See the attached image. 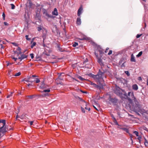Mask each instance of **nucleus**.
<instances>
[{
    "label": "nucleus",
    "instance_id": "f257e3e1",
    "mask_svg": "<svg viewBox=\"0 0 148 148\" xmlns=\"http://www.w3.org/2000/svg\"><path fill=\"white\" fill-rule=\"evenodd\" d=\"M124 95L127 97L128 99L132 104V108L135 111H139L140 110L141 106L139 102L134 97L133 92H129L127 95L126 93H125Z\"/></svg>",
    "mask_w": 148,
    "mask_h": 148
},
{
    "label": "nucleus",
    "instance_id": "f03ea898",
    "mask_svg": "<svg viewBox=\"0 0 148 148\" xmlns=\"http://www.w3.org/2000/svg\"><path fill=\"white\" fill-rule=\"evenodd\" d=\"M102 70L101 69H99L96 75L91 74V76L97 82H99L101 80H103V76L105 72L103 69Z\"/></svg>",
    "mask_w": 148,
    "mask_h": 148
},
{
    "label": "nucleus",
    "instance_id": "7ed1b4c3",
    "mask_svg": "<svg viewBox=\"0 0 148 148\" xmlns=\"http://www.w3.org/2000/svg\"><path fill=\"white\" fill-rule=\"evenodd\" d=\"M0 124L2 123V126L0 127V133L4 134L8 130V127L5 125L6 123L5 120H0Z\"/></svg>",
    "mask_w": 148,
    "mask_h": 148
},
{
    "label": "nucleus",
    "instance_id": "20e7f679",
    "mask_svg": "<svg viewBox=\"0 0 148 148\" xmlns=\"http://www.w3.org/2000/svg\"><path fill=\"white\" fill-rule=\"evenodd\" d=\"M76 99V100L77 101L78 105L81 104V103L84 102L85 103V106L86 107L88 105V103L83 100L82 98L78 96L75 97Z\"/></svg>",
    "mask_w": 148,
    "mask_h": 148
},
{
    "label": "nucleus",
    "instance_id": "39448f33",
    "mask_svg": "<svg viewBox=\"0 0 148 148\" xmlns=\"http://www.w3.org/2000/svg\"><path fill=\"white\" fill-rule=\"evenodd\" d=\"M109 100L114 105H116L118 102V99L116 98L110 97Z\"/></svg>",
    "mask_w": 148,
    "mask_h": 148
},
{
    "label": "nucleus",
    "instance_id": "423d86ee",
    "mask_svg": "<svg viewBox=\"0 0 148 148\" xmlns=\"http://www.w3.org/2000/svg\"><path fill=\"white\" fill-rule=\"evenodd\" d=\"M49 87V86L44 83V81H43L41 82V84L40 86V87L42 89L47 88Z\"/></svg>",
    "mask_w": 148,
    "mask_h": 148
},
{
    "label": "nucleus",
    "instance_id": "0eeeda50",
    "mask_svg": "<svg viewBox=\"0 0 148 148\" xmlns=\"http://www.w3.org/2000/svg\"><path fill=\"white\" fill-rule=\"evenodd\" d=\"M83 8L82 6L81 5L79 9L77 12V16L79 17L83 12Z\"/></svg>",
    "mask_w": 148,
    "mask_h": 148
},
{
    "label": "nucleus",
    "instance_id": "6e6552de",
    "mask_svg": "<svg viewBox=\"0 0 148 148\" xmlns=\"http://www.w3.org/2000/svg\"><path fill=\"white\" fill-rule=\"evenodd\" d=\"M93 86L99 89H103V86L101 84H100L99 85H98L95 84Z\"/></svg>",
    "mask_w": 148,
    "mask_h": 148
},
{
    "label": "nucleus",
    "instance_id": "1a4fd4ad",
    "mask_svg": "<svg viewBox=\"0 0 148 148\" xmlns=\"http://www.w3.org/2000/svg\"><path fill=\"white\" fill-rule=\"evenodd\" d=\"M97 62L101 66V70H103L102 66H104V64L102 62V60L101 58H98Z\"/></svg>",
    "mask_w": 148,
    "mask_h": 148
},
{
    "label": "nucleus",
    "instance_id": "9d476101",
    "mask_svg": "<svg viewBox=\"0 0 148 148\" xmlns=\"http://www.w3.org/2000/svg\"><path fill=\"white\" fill-rule=\"evenodd\" d=\"M81 20L80 17H79L77 18L76 22V24L78 25H80L81 24Z\"/></svg>",
    "mask_w": 148,
    "mask_h": 148
},
{
    "label": "nucleus",
    "instance_id": "9b49d317",
    "mask_svg": "<svg viewBox=\"0 0 148 148\" xmlns=\"http://www.w3.org/2000/svg\"><path fill=\"white\" fill-rule=\"evenodd\" d=\"M27 56L26 55L24 54H22L21 55V57H18V59L20 60V61H21L22 60L24 59V58H27Z\"/></svg>",
    "mask_w": 148,
    "mask_h": 148
},
{
    "label": "nucleus",
    "instance_id": "f8f14e48",
    "mask_svg": "<svg viewBox=\"0 0 148 148\" xmlns=\"http://www.w3.org/2000/svg\"><path fill=\"white\" fill-rule=\"evenodd\" d=\"M126 59L125 58H122L120 60L119 62V64L120 65L123 62H126Z\"/></svg>",
    "mask_w": 148,
    "mask_h": 148
},
{
    "label": "nucleus",
    "instance_id": "ddd939ff",
    "mask_svg": "<svg viewBox=\"0 0 148 148\" xmlns=\"http://www.w3.org/2000/svg\"><path fill=\"white\" fill-rule=\"evenodd\" d=\"M75 90L77 92H82L84 93H87V92L86 91H83L82 90L79 89V88H76L75 89Z\"/></svg>",
    "mask_w": 148,
    "mask_h": 148
},
{
    "label": "nucleus",
    "instance_id": "4468645a",
    "mask_svg": "<svg viewBox=\"0 0 148 148\" xmlns=\"http://www.w3.org/2000/svg\"><path fill=\"white\" fill-rule=\"evenodd\" d=\"M60 79H56V82L57 84H60L61 85H63V83L62 81L60 80Z\"/></svg>",
    "mask_w": 148,
    "mask_h": 148
},
{
    "label": "nucleus",
    "instance_id": "2eb2a0df",
    "mask_svg": "<svg viewBox=\"0 0 148 148\" xmlns=\"http://www.w3.org/2000/svg\"><path fill=\"white\" fill-rule=\"evenodd\" d=\"M52 14L53 15L57 16L58 15V12L57 9L56 8H55L54 10L52 12Z\"/></svg>",
    "mask_w": 148,
    "mask_h": 148
},
{
    "label": "nucleus",
    "instance_id": "dca6fc26",
    "mask_svg": "<svg viewBox=\"0 0 148 148\" xmlns=\"http://www.w3.org/2000/svg\"><path fill=\"white\" fill-rule=\"evenodd\" d=\"M130 61L132 62H136L135 57L133 54H132L131 55V58L130 59Z\"/></svg>",
    "mask_w": 148,
    "mask_h": 148
},
{
    "label": "nucleus",
    "instance_id": "f3484780",
    "mask_svg": "<svg viewBox=\"0 0 148 148\" xmlns=\"http://www.w3.org/2000/svg\"><path fill=\"white\" fill-rule=\"evenodd\" d=\"M132 88L134 90H137L138 89V87L137 85L136 84L133 85H132Z\"/></svg>",
    "mask_w": 148,
    "mask_h": 148
},
{
    "label": "nucleus",
    "instance_id": "a211bd4d",
    "mask_svg": "<svg viewBox=\"0 0 148 148\" xmlns=\"http://www.w3.org/2000/svg\"><path fill=\"white\" fill-rule=\"evenodd\" d=\"M118 128L122 130L125 131L127 133H129V130L128 129L126 128H120V127H118Z\"/></svg>",
    "mask_w": 148,
    "mask_h": 148
},
{
    "label": "nucleus",
    "instance_id": "6ab92c4d",
    "mask_svg": "<svg viewBox=\"0 0 148 148\" xmlns=\"http://www.w3.org/2000/svg\"><path fill=\"white\" fill-rule=\"evenodd\" d=\"M48 95V94L47 93H46L45 94H43L41 95H40L39 96V97H46Z\"/></svg>",
    "mask_w": 148,
    "mask_h": 148
},
{
    "label": "nucleus",
    "instance_id": "aec40b11",
    "mask_svg": "<svg viewBox=\"0 0 148 148\" xmlns=\"http://www.w3.org/2000/svg\"><path fill=\"white\" fill-rule=\"evenodd\" d=\"M74 74V73H72V72H70L69 73V74H67L68 75V76H69L71 78V80H73L74 79V78L71 77V75H73Z\"/></svg>",
    "mask_w": 148,
    "mask_h": 148
},
{
    "label": "nucleus",
    "instance_id": "412c9836",
    "mask_svg": "<svg viewBox=\"0 0 148 148\" xmlns=\"http://www.w3.org/2000/svg\"><path fill=\"white\" fill-rule=\"evenodd\" d=\"M29 82L32 83L33 82H34L35 81V79H33L32 77H29Z\"/></svg>",
    "mask_w": 148,
    "mask_h": 148
},
{
    "label": "nucleus",
    "instance_id": "4be33fe9",
    "mask_svg": "<svg viewBox=\"0 0 148 148\" xmlns=\"http://www.w3.org/2000/svg\"><path fill=\"white\" fill-rule=\"evenodd\" d=\"M62 75H64V73H61V74L59 76L58 78L57 79H60V80H61V81L63 80V78H62V76H61Z\"/></svg>",
    "mask_w": 148,
    "mask_h": 148
},
{
    "label": "nucleus",
    "instance_id": "5701e85b",
    "mask_svg": "<svg viewBox=\"0 0 148 148\" xmlns=\"http://www.w3.org/2000/svg\"><path fill=\"white\" fill-rule=\"evenodd\" d=\"M112 118L114 119V122L115 123V124L116 125H118L119 126H120V125L118 124V122L116 121V119L113 116L112 117Z\"/></svg>",
    "mask_w": 148,
    "mask_h": 148
},
{
    "label": "nucleus",
    "instance_id": "b1692460",
    "mask_svg": "<svg viewBox=\"0 0 148 148\" xmlns=\"http://www.w3.org/2000/svg\"><path fill=\"white\" fill-rule=\"evenodd\" d=\"M45 15L46 16H47V17H49V18H52L53 17V16L52 15H49L48 13H47V12H46V13L45 14Z\"/></svg>",
    "mask_w": 148,
    "mask_h": 148
},
{
    "label": "nucleus",
    "instance_id": "393cba45",
    "mask_svg": "<svg viewBox=\"0 0 148 148\" xmlns=\"http://www.w3.org/2000/svg\"><path fill=\"white\" fill-rule=\"evenodd\" d=\"M142 53H143L142 51H141L139 53H138V54L136 56L137 57H139L140 56L142 55Z\"/></svg>",
    "mask_w": 148,
    "mask_h": 148
},
{
    "label": "nucleus",
    "instance_id": "a878e982",
    "mask_svg": "<svg viewBox=\"0 0 148 148\" xmlns=\"http://www.w3.org/2000/svg\"><path fill=\"white\" fill-rule=\"evenodd\" d=\"M36 43L35 42H32V45L31 46V47L32 48H33L36 45Z\"/></svg>",
    "mask_w": 148,
    "mask_h": 148
},
{
    "label": "nucleus",
    "instance_id": "bb28decb",
    "mask_svg": "<svg viewBox=\"0 0 148 148\" xmlns=\"http://www.w3.org/2000/svg\"><path fill=\"white\" fill-rule=\"evenodd\" d=\"M21 75V73L20 72H19L17 73H15V74L14 75V76H20Z\"/></svg>",
    "mask_w": 148,
    "mask_h": 148
},
{
    "label": "nucleus",
    "instance_id": "cd10ccee",
    "mask_svg": "<svg viewBox=\"0 0 148 148\" xmlns=\"http://www.w3.org/2000/svg\"><path fill=\"white\" fill-rule=\"evenodd\" d=\"M50 91V90L49 89H48L47 90H45L42 92H49Z\"/></svg>",
    "mask_w": 148,
    "mask_h": 148
},
{
    "label": "nucleus",
    "instance_id": "c85d7f7f",
    "mask_svg": "<svg viewBox=\"0 0 148 148\" xmlns=\"http://www.w3.org/2000/svg\"><path fill=\"white\" fill-rule=\"evenodd\" d=\"M144 144L145 145L146 147L148 146V142L147 141V140L145 139V141L144 142Z\"/></svg>",
    "mask_w": 148,
    "mask_h": 148
},
{
    "label": "nucleus",
    "instance_id": "c756f323",
    "mask_svg": "<svg viewBox=\"0 0 148 148\" xmlns=\"http://www.w3.org/2000/svg\"><path fill=\"white\" fill-rule=\"evenodd\" d=\"M77 77L81 81H83L85 79L82 77L81 76H77Z\"/></svg>",
    "mask_w": 148,
    "mask_h": 148
},
{
    "label": "nucleus",
    "instance_id": "7c9ffc66",
    "mask_svg": "<svg viewBox=\"0 0 148 148\" xmlns=\"http://www.w3.org/2000/svg\"><path fill=\"white\" fill-rule=\"evenodd\" d=\"M138 136V138L137 139H138V140H139V142L140 143V142H141V139L142 138V137H141V136Z\"/></svg>",
    "mask_w": 148,
    "mask_h": 148
},
{
    "label": "nucleus",
    "instance_id": "2f4dec72",
    "mask_svg": "<svg viewBox=\"0 0 148 148\" xmlns=\"http://www.w3.org/2000/svg\"><path fill=\"white\" fill-rule=\"evenodd\" d=\"M13 92H11V93L10 95H9L7 96V98H9L10 97H12V95L13 94Z\"/></svg>",
    "mask_w": 148,
    "mask_h": 148
},
{
    "label": "nucleus",
    "instance_id": "473e14b6",
    "mask_svg": "<svg viewBox=\"0 0 148 148\" xmlns=\"http://www.w3.org/2000/svg\"><path fill=\"white\" fill-rule=\"evenodd\" d=\"M133 133L136 135V136H138V132L137 131H134Z\"/></svg>",
    "mask_w": 148,
    "mask_h": 148
},
{
    "label": "nucleus",
    "instance_id": "72a5a7b5",
    "mask_svg": "<svg viewBox=\"0 0 148 148\" xmlns=\"http://www.w3.org/2000/svg\"><path fill=\"white\" fill-rule=\"evenodd\" d=\"M29 35H25V37L27 40H30V38H28Z\"/></svg>",
    "mask_w": 148,
    "mask_h": 148
},
{
    "label": "nucleus",
    "instance_id": "f704fd0d",
    "mask_svg": "<svg viewBox=\"0 0 148 148\" xmlns=\"http://www.w3.org/2000/svg\"><path fill=\"white\" fill-rule=\"evenodd\" d=\"M81 108L82 112L83 113H85V111L84 108L82 106L81 107Z\"/></svg>",
    "mask_w": 148,
    "mask_h": 148
},
{
    "label": "nucleus",
    "instance_id": "c9c22d12",
    "mask_svg": "<svg viewBox=\"0 0 148 148\" xmlns=\"http://www.w3.org/2000/svg\"><path fill=\"white\" fill-rule=\"evenodd\" d=\"M10 5L11 6V9H14L15 8V6L13 4H11Z\"/></svg>",
    "mask_w": 148,
    "mask_h": 148
},
{
    "label": "nucleus",
    "instance_id": "e433bc0d",
    "mask_svg": "<svg viewBox=\"0 0 148 148\" xmlns=\"http://www.w3.org/2000/svg\"><path fill=\"white\" fill-rule=\"evenodd\" d=\"M125 73L128 76H129L130 75V73H129V72L128 71H125Z\"/></svg>",
    "mask_w": 148,
    "mask_h": 148
},
{
    "label": "nucleus",
    "instance_id": "4c0bfd02",
    "mask_svg": "<svg viewBox=\"0 0 148 148\" xmlns=\"http://www.w3.org/2000/svg\"><path fill=\"white\" fill-rule=\"evenodd\" d=\"M40 82V80L38 78H36V83H38Z\"/></svg>",
    "mask_w": 148,
    "mask_h": 148
},
{
    "label": "nucleus",
    "instance_id": "58836bf2",
    "mask_svg": "<svg viewBox=\"0 0 148 148\" xmlns=\"http://www.w3.org/2000/svg\"><path fill=\"white\" fill-rule=\"evenodd\" d=\"M58 50L61 52H62L63 51V50L59 46L58 47Z\"/></svg>",
    "mask_w": 148,
    "mask_h": 148
},
{
    "label": "nucleus",
    "instance_id": "ea45409f",
    "mask_svg": "<svg viewBox=\"0 0 148 148\" xmlns=\"http://www.w3.org/2000/svg\"><path fill=\"white\" fill-rule=\"evenodd\" d=\"M125 62H123L122 63V64L121 65V67L122 68L123 67H125Z\"/></svg>",
    "mask_w": 148,
    "mask_h": 148
},
{
    "label": "nucleus",
    "instance_id": "a19ab883",
    "mask_svg": "<svg viewBox=\"0 0 148 148\" xmlns=\"http://www.w3.org/2000/svg\"><path fill=\"white\" fill-rule=\"evenodd\" d=\"M28 123H30V125H33V123H34V121H29L28 122Z\"/></svg>",
    "mask_w": 148,
    "mask_h": 148
},
{
    "label": "nucleus",
    "instance_id": "79ce46f5",
    "mask_svg": "<svg viewBox=\"0 0 148 148\" xmlns=\"http://www.w3.org/2000/svg\"><path fill=\"white\" fill-rule=\"evenodd\" d=\"M42 29V28L40 27H38V31H40Z\"/></svg>",
    "mask_w": 148,
    "mask_h": 148
},
{
    "label": "nucleus",
    "instance_id": "37998d69",
    "mask_svg": "<svg viewBox=\"0 0 148 148\" xmlns=\"http://www.w3.org/2000/svg\"><path fill=\"white\" fill-rule=\"evenodd\" d=\"M25 81L27 82H29V77H27V78H25Z\"/></svg>",
    "mask_w": 148,
    "mask_h": 148
},
{
    "label": "nucleus",
    "instance_id": "c03bdc74",
    "mask_svg": "<svg viewBox=\"0 0 148 148\" xmlns=\"http://www.w3.org/2000/svg\"><path fill=\"white\" fill-rule=\"evenodd\" d=\"M142 35V34H137V35L136 36V38H138L140 37V36Z\"/></svg>",
    "mask_w": 148,
    "mask_h": 148
},
{
    "label": "nucleus",
    "instance_id": "a18cd8bd",
    "mask_svg": "<svg viewBox=\"0 0 148 148\" xmlns=\"http://www.w3.org/2000/svg\"><path fill=\"white\" fill-rule=\"evenodd\" d=\"M30 56L32 59H33L34 58V55L33 53H31L30 54Z\"/></svg>",
    "mask_w": 148,
    "mask_h": 148
},
{
    "label": "nucleus",
    "instance_id": "49530a36",
    "mask_svg": "<svg viewBox=\"0 0 148 148\" xmlns=\"http://www.w3.org/2000/svg\"><path fill=\"white\" fill-rule=\"evenodd\" d=\"M130 136L131 137V140L132 141V143H133V140L132 139V134H130Z\"/></svg>",
    "mask_w": 148,
    "mask_h": 148
},
{
    "label": "nucleus",
    "instance_id": "de8ad7c7",
    "mask_svg": "<svg viewBox=\"0 0 148 148\" xmlns=\"http://www.w3.org/2000/svg\"><path fill=\"white\" fill-rule=\"evenodd\" d=\"M112 53V50H110L109 53H108V55H110Z\"/></svg>",
    "mask_w": 148,
    "mask_h": 148
},
{
    "label": "nucleus",
    "instance_id": "09e8293b",
    "mask_svg": "<svg viewBox=\"0 0 148 148\" xmlns=\"http://www.w3.org/2000/svg\"><path fill=\"white\" fill-rule=\"evenodd\" d=\"M12 43L13 44V45H14L15 46H18V44H16V43L12 42Z\"/></svg>",
    "mask_w": 148,
    "mask_h": 148
},
{
    "label": "nucleus",
    "instance_id": "8fccbe9b",
    "mask_svg": "<svg viewBox=\"0 0 148 148\" xmlns=\"http://www.w3.org/2000/svg\"><path fill=\"white\" fill-rule=\"evenodd\" d=\"M33 96V95H29V96H27V97L28 98H29L31 99H32V98Z\"/></svg>",
    "mask_w": 148,
    "mask_h": 148
},
{
    "label": "nucleus",
    "instance_id": "3c124183",
    "mask_svg": "<svg viewBox=\"0 0 148 148\" xmlns=\"http://www.w3.org/2000/svg\"><path fill=\"white\" fill-rule=\"evenodd\" d=\"M43 12L44 14H45L46 12H47L46 10L44 9L43 10Z\"/></svg>",
    "mask_w": 148,
    "mask_h": 148
},
{
    "label": "nucleus",
    "instance_id": "603ef678",
    "mask_svg": "<svg viewBox=\"0 0 148 148\" xmlns=\"http://www.w3.org/2000/svg\"><path fill=\"white\" fill-rule=\"evenodd\" d=\"M44 39H43V46L44 47H45L46 46V45H45V44L44 43Z\"/></svg>",
    "mask_w": 148,
    "mask_h": 148
},
{
    "label": "nucleus",
    "instance_id": "864d4df0",
    "mask_svg": "<svg viewBox=\"0 0 148 148\" xmlns=\"http://www.w3.org/2000/svg\"><path fill=\"white\" fill-rule=\"evenodd\" d=\"M88 59L86 58L85 60L84 61V63H85L87 62H88Z\"/></svg>",
    "mask_w": 148,
    "mask_h": 148
},
{
    "label": "nucleus",
    "instance_id": "5fc2aeb1",
    "mask_svg": "<svg viewBox=\"0 0 148 148\" xmlns=\"http://www.w3.org/2000/svg\"><path fill=\"white\" fill-rule=\"evenodd\" d=\"M2 16L3 18V19L4 20H5V14L4 13H3Z\"/></svg>",
    "mask_w": 148,
    "mask_h": 148
},
{
    "label": "nucleus",
    "instance_id": "6e6d98bb",
    "mask_svg": "<svg viewBox=\"0 0 148 148\" xmlns=\"http://www.w3.org/2000/svg\"><path fill=\"white\" fill-rule=\"evenodd\" d=\"M99 52L100 54H102L103 53V52L102 50H99Z\"/></svg>",
    "mask_w": 148,
    "mask_h": 148
},
{
    "label": "nucleus",
    "instance_id": "4d7b16f0",
    "mask_svg": "<svg viewBox=\"0 0 148 148\" xmlns=\"http://www.w3.org/2000/svg\"><path fill=\"white\" fill-rule=\"evenodd\" d=\"M17 50L18 51H21V48L20 47H18L17 49Z\"/></svg>",
    "mask_w": 148,
    "mask_h": 148
},
{
    "label": "nucleus",
    "instance_id": "13d9d810",
    "mask_svg": "<svg viewBox=\"0 0 148 148\" xmlns=\"http://www.w3.org/2000/svg\"><path fill=\"white\" fill-rule=\"evenodd\" d=\"M12 59H14L15 61H16L17 60V58H15L14 57H12Z\"/></svg>",
    "mask_w": 148,
    "mask_h": 148
},
{
    "label": "nucleus",
    "instance_id": "bf43d9fd",
    "mask_svg": "<svg viewBox=\"0 0 148 148\" xmlns=\"http://www.w3.org/2000/svg\"><path fill=\"white\" fill-rule=\"evenodd\" d=\"M4 25H5L8 26V24L6 22H4Z\"/></svg>",
    "mask_w": 148,
    "mask_h": 148
},
{
    "label": "nucleus",
    "instance_id": "052dcab7",
    "mask_svg": "<svg viewBox=\"0 0 148 148\" xmlns=\"http://www.w3.org/2000/svg\"><path fill=\"white\" fill-rule=\"evenodd\" d=\"M21 51H18V52H17V53L18 55H19L20 54H21Z\"/></svg>",
    "mask_w": 148,
    "mask_h": 148
},
{
    "label": "nucleus",
    "instance_id": "680f3d73",
    "mask_svg": "<svg viewBox=\"0 0 148 148\" xmlns=\"http://www.w3.org/2000/svg\"><path fill=\"white\" fill-rule=\"evenodd\" d=\"M109 49V48H108V47L106 48V50L105 51V53H106L107 52V50H108Z\"/></svg>",
    "mask_w": 148,
    "mask_h": 148
},
{
    "label": "nucleus",
    "instance_id": "e2e57ef3",
    "mask_svg": "<svg viewBox=\"0 0 148 148\" xmlns=\"http://www.w3.org/2000/svg\"><path fill=\"white\" fill-rule=\"evenodd\" d=\"M78 45V44L77 42H75V47L77 46Z\"/></svg>",
    "mask_w": 148,
    "mask_h": 148
},
{
    "label": "nucleus",
    "instance_id": "0e129e2a",
    "mask_svg": "<svg viewBox=\"0 0 148 148\" xmlns=\"http://www.w3.org/2000/svg\"><path fill=\"white\" fill-rule=\"evenodd\" d=\"M18 117H19L21 119V116H20V117H19L18 116V115H17L16 116V119H17L18 118Z\"/></svg>",
    "mask_w": 148,
    "mask_h": 148
},
{
    "label": "nucleus",
    "instance_id": "69168bd1",
    "mask_svg": "<svg viewBox=\"0 0 148 148\" xmlns=\"http://www.w3.org/2000/svg\"><path fill=\"white\" fill-rule=\"evenodd\" d=\"M0 45H1V49H3V48H4V47H3V45L2 44H0Z\"/></svg>",
    "mask_w": 148,
    "mask_h": 148
},
{
    "label": "nucleus",
    "instance_id": "338daca9",
    "mask_svg": "<svg viewBox=\"0 0 148 148\" xmlns=\"http://www.w3.org/2000/svg\"><path fill=\"white\" fill-rule=\"evenodd\" d=\"M95 83H93L92 82H91L90 84L92 85L93 86L94 84Z\"/></svg>",
    "mask_w": 148,
    "mask_h": 148
},
{
    "label": "nucleus",
    "instance_id": "774afa93",
    "mask_svg": "<svg viewBox=\"0 0 148 148\" xmlns=\"http://www.w3.org/2000/svg\"><path fill=\"white\" fill-rule=\"evenodd\" d=\"M138 79L139 80H142L141 77H138Z\"/></svg>",
    "mask_w": 148,
    "mask_h": 148
}]
</instances>
